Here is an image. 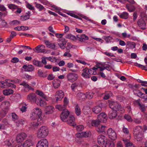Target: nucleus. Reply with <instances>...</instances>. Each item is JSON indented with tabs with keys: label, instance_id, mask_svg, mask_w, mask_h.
Returning a JSON list of instances; mask_svg holds the SVG:
<instances>
[{
	"label": "nucleus",
	"instance_id": "f257e3e1",
	"mask_svg": "<svg viewBox=\"0 0 147 147\" xmlns=\"http://www.w3.org/2000/svg\"><path fill=\"white\" fill-rule=\"evenodd\" d=\"M49 130L45 126H42L38 130L37 136L38 138H43L46 137L48 135Z\"/></svg>",
	"mask_w": 147,
	"mask_h": 147
},
{
	"label": "nucleus",
	"instance_id": "f03ea898",
	"mask_svg": "<svg viewBox=\"0 0 147 147\" xmlns=\"http://www.w3.org/2000/svg\"><path fill=\"white\" fill-rule=\"evenodd\" d=\"M42 113V111L40 109L38 108H36L34 110L33 113L34 115H36L37 118H38L37 120V122L35 123V126H38L41 125V122H39V121H42L41 119V115Z\"/></svg>",
	"mask_w": 147,
	"mask_h": 147
},
{
	"label": "nucleus",
	"instance_id": "7ed1b4c3",
	"mask_svg": "<svg viewBox=\"0 0 147 147\" xmlns=\"http://www.w3.org/2000/svg\"><path fill=\"white\" fill-rule=\"evenodd\" d=\"M109 107L113 110L115 111L116 112L117 111H122V109L121 105L117 102H113L110 103Z\"/></svg>",
	"mask_w": 147,
	"mask_h": 147
},
{
	"label": "nucleus",
	"instance_id": "20e7f679",
	"mask_svg": "<svg viewBox=\"0 0 147 147\" xmlns=\"http://www.w3.org/2000/svg\"><path fill=\"white\" fill-rule=\"evenodd\" d=\"M107 134L111 140H115L117 138V135L115 131L112 128H109L107 131Z\"/></svg>",
	"mask_w": 147,
	"mask_h": 147
},
{
	"label": "nucleus",
	"instance_id": "39448f33",
	"mask_svg": "<svg viewBox=\"0 0 147 147\" xmlns=\"http://www.w3.org/2000/svg\"><path fill=\"white\" fill-rule=\"evenodd\" d=\"M69 112L67 109H63L60 115L61 119L63 122L66 121V119L69 117Z\"/></svg>",
	"mask_w": 147,
	"mask_h": 147
},
{
	"label": "nucleus",
	"instance_id": "423d86ee",
	"mask_svg": "<svg viewBox=\"0 0 147 147\" xmlns=\"http://www.w3.org/2000/svg\"><path fill=\"white\" fill-rule=\"evenodd\" d=\"M137 24L139 28L142 30L146 29V23L145 20L142 19H140L138 20Z\"/></svg>",
	"mask_w": 147,
	"mask_h": 147
},
{
	"label": "nucleus",
	"instance_id": "0eeeda50",
	"mask_svg": "<svg viewBox=\"0 0 147 147\" xmlns=\"http://www.w3.org/2000/svg\"><path fill=\"white\" fill-rule=\"evenodd\" d=\"M107 140L105 137L103 135H100L98 136L97 139V142L99 144L104 146L107 142Z\"/></svg>",
	"mask_w": 147,
	"mask_h": 147
},
{
	"label": "nucleus",
	"instance_id": "6e6552de",
	"mask_svg": "<svg viewBox=\"0 0 147 147\" xmlns=\"http://www.w3.org/2000/svg\"><path fill=\"white\" fill-rule=\"evenodd\" d=\"M67 77L68 81L74 82L77 80L78 76L76 74L70 73L67 75Z\"/></svg>",
	"mask_w": 147,
	"mask_h": 147
},
{
	"label": "nucleus",
	"instance_id": "1a4fd4ad",
	"mask_svg": "<svg viewBox=\"0 0 147 147\" xmlns=\"http://www.w3.org/2000/svg\"><path fill=\"white\" fill-rule=\"evenodd\" d=\"M48 142L46 139H42L39 141L36 145V147H48Z\"/></svg>",
	"mask_w": 147,
	"mask_h": 147
},
{
	"label": "nucleus",
	"instance_id": "9d476101",
	"mask_svg": "<svg viewBox=\"0 0 147 147\" xmlns=\"http://www.w3.org/2000/svg\"><path fill=\"white\" fill-rule=\"evenodd\" d=\"M26 136V134L25 133H21L17 135L16 141L17 142L21 143L25 139Z\"/></svg>",
	"mask_w": 147,
	"mask_h": 147
},
{
	"label": "nucleus",
	"instance_id": "9b49d317",
	"mask_svg": "<svg viewBox=\"0 0 147 147\" xmlns=\"http://www.w3.org/2000/svg\"><path fill=\"white\" fill-rule=\"evenodd\" d=\"M75 119L73 115H70L66 119V121L65 122H67V123L70 125L74 126L76 125V124L74 122Z\"/></svg>",
	"mask_w": 147,
	"mask_h": 147
},
{
	"label": "nucleus",
	"instance_id": "f8f14e48",
	"mask_svg": "<svg viewBox=\"0 0 147 147\" xmlns=\"http://www.w3.org/2000/svg\"><path fill=\"white\" fill-rule=\"evenodd\" d=\"M45 47L44 45H41L37 46L35 48V50L37 53H47V52L45 50Z\"/></svg>",
	"mask_w": 147,
	"mask_h": 147
},
{
	"label": "nucleus",
	"instance_id": "ddd939ff",
	"mask_svg": "<svg viewBox=\"0 0 147 147\" xmlns=\"http://www.w3.org/2000/svg\"><path fill=\"white\" fill-rule=\"evenodd\" d=\"M1 106L4 109V110L3 111H4L3 112L4 113L3 115L5 116L8 111V108L10 106L9 103L8 101L3 102L1 103Z\"/></svg>",
	"mask_w": 147,
	"mask_h": 147
},
{
	"label": "nucleus",
	"instance_id": "4468645a",
	"mask_svg": "<svg viewBox=\"0 0 147 147\" xmlns=\"http://www.w3.org/2000/svg\"><path fill=\"white\" fill-rule=\"evenodd\" d=\"M56 101L59 100H61L64 96V93L61 90L57 91L55 94Z\"/></svg>",
	"mask_w": 147,
	"mask_h": 147
},
{
	"label": "nucleus",
	"instance_id": "2eb2a0df",
	"mask_svg": "<svg viewBox=\"0 0 147 147\" xmlns=\"http://www.w3.org/2000/svg\"><path fill=\"white\" fill-rule=\"evenodd\" d=\"M8 8L11 9H17V10L15 12V13H20L22 12V9L18 8V6L14 4H8Z\"/></svg>",
	"mask_w": 147,
	"mask_h": 147
},
{
	"label": "nucleus",
	"instance_id": "dca6fc26",
	"mask_svg": "<svg viewBox=\"0 0 147 147\" xmlns=\"http://www.w3.org/2000/svg\"><path fill=\"white\" fill-rule=\"evenodd\" d=\"M76 135L77 137H88L91 136V133L86 131L79 133L76 134Z\"/></svg>",
	"mask_w": 147,
	"mask_h": 147
},
{
	"label": "nucleus",
	"instance_id": "f3484780",
	"mask_svg": "<svg viewBox=\"0 0 147 147\" xmlns=\"http://www.w3.org/2000/svg\"><path fill=\"white\" fill-rule=\"evenodd\" d=\"M102 106V104L101 103L98 105L95 106L92 108V111L94 113L98 114L101 111Z\"/></svg>",
	"mask_w": 147,
	"mask_h": 147
},
{
	"label": "nucleus",
	"instance_id": "a211bd4d",
	"mask_svg": "<svg viewBox=\"0 0 147 147\" xmlns=\"http://www.w3.org/2000/svg\"><path fill=\"white\" fill-rule=\"evenodd\" d=\"M54 107L51 106L46 107L45 109V113L49 114L52 113L54 111Z\"/></svg>",
	"mask_w": 147,
	"mask_h": 147
},
{
	"label": "nucleus",
	"instance_id": "6ab92c4d",
	"mask_svg": "<svg viewBox=\"0 0 147 147\" xmlns=\"http://www.w3.org/2000/svg\"><path fill=\"white\" fill-rule=\"evenodd\" d=\"M27 99L30 101L33 102H36V95L34 93H31L28 95Z\"/></svg>",
	"mask_w": 147,
	"mask_h": 147
},
{
	"label": "nucleus",
	"instance_id": "aec40b11",
	"mask_svg": "<svg viewBox=\"0 0 147 147\" xmlns=\"http://www.w3.org/2000/svg\"><path fill=\"white\" fill-rule=\"evenodd\" d=\"M22 67L24 69L25 71H32L34 69L32 65H24Z\"/></svg>",
	"mask_w": 147,
	"mask_h": 147
},
{
	"label": "nucleus",
	"instance_id": "412c9836",
	"mask_svg": "<svg viewBox=\"0 0 147 147\" xmlns=\"http://www.w3.org/2000/svg\"><path fill=\"white\" fill-rule=\"evenodd\" d=\"M60 83V81L58 79H55L53 81V86L55 89L59 87Z\"/></svg>",
	"mask_w": 147,
	"mask_h": 147
},
{
	"label": "nucleus",
	"instance_id": "4be33fe9",
	"mask_svg": "<svg viewBox=\"0 0 147 147\" xmlns=\"http://www.w3.org/2000/svg\"><path fill=\"white\" fill-rule=\"evenodd\" d=\"M61 42L59 43L58 45L60 48L62 49H65L66 43V42L64 38H61L60 40Z\"/></svg>",
	"mask_w": 147,
	"mask_h": 147
},
{
	"label": "nucleus",
	"instance_id": "5701e85b",
	"mask_svg": "<svg viewBox=\"0 0 147 147\" xmlns=\"http://www.w3.org/2000/svg\"><path fill=\"white\" fill-rule=\"evenodd\" d=\"M117 115V112L113 110L110 111L109 114V116L110 119H113L115 118Z\"/></svg>",
	"mask_w": 147,
	"mask_h": 147
},
{
	"label": "nucleus",
	"instance_id": "b1692460",
	"mask_svg": "<svg viewBox=\"0 0 147 147\" xmlns=\"http://www.w3.org/2000/svg\"><path fill=\"white\" fill-rule=\"evenodd\" d=\"M13 91L10 89H7L3 91V94L5 95H8L13 93Z\"/></svg>",
	"mask_w": 147,
	"mask_h": 147
},
{
	"label": "nucleus",
	"instance_id": "393cba45",
	"mask_svg": "<svg viewBox=\"0 0 147 147\" xmlns=\"http://www.w3.org/2000/svg\"><path fill=\"white\" fill-rule=\"evenodd\" d=\"M127 45L128 47L131 49H134L136 47L135 43L134 42L127 41Z\"/></svg>",
	"mask_w": 147,
	"mask_h": 147
},
{
	"label": "nucleus",
	"instance_id": "a878e982",
	"mask_svg": "<svg viewBox=\"0 0 147 147\" xmlns=\"http://www.w3.org/2000/svg\"><path fill=\"white\" fill-rule=\"evenodd\" d=\"M68 67L70 70L73 72L77 71L78 67L76 65H68Z\"/></svg>",
	"mask_w": 147,
	"mask_h": 147
},
{
	"label": "nucleus",
	"instance_id": "bb28decb",
	"mask_svg": "<svg viewBox=\"0 0 147 147\" xmlns=\"http://www.w3.org/2000/svg\"><path fill=\"white\" fill-rule=\"evenodd\" d=\"M126 7L128 11L130 12L133 11L135 9V8L134 6L129 4L126 5Z\"/></svg>",
	"mask_w": 147,
	"mask_h": 147
},
{
	"label": "nucleus",
	"instance_id": "cd10ccee",
	"mask_svg": "<svg viewBox=\"0 0 147 147\" xmlns=\"http://www.w3.org/2000/svg\"><path fill=\"white\" fill-rule=\"evenodd\" d=\"M129 16L128 13L126 12H123L119 15L120 18L125 19H127Z\"/></svg>",
	"mask_w": 147,
	"mask_h": 147
},
{
	"label": "nucleus",
	"instance_id": "c85d7f7f",
	"mask_svg": "<svg viewBox=\"0 0 147 147\" xmlns=\"http://www.w3.org/2000/svg\"><path fill=\"white\" fill-rule=\"evenodd\" d=\"M104 146L105 147H114V143L113 142L107 141Z\"/></svg>",
	"mask_w": 147,
	"mask_h": 147
},
{
	"label": "nucleus",
	"instance_id": "c756f323",
	"mask_svg": "<svg viewBox=\"0 0 147 147\" xmlns=\"http://www.w3.org/2000/svg\"><path fill=\"white\" fill-rule=\"evenodd\" d=\"M100 121L98 119L95 120H93L91 122V125L93 126H98L100 123Z\"/></svg>",
	"mask_w": 147,
	"mask_h": 147
},
{
	"label": "nucleus",
	"instance_id": "7c9ffc66",
	"mask_svg": "<svg viewBox=\"0 0 147 147\" xmlns=\"http://www.w3.org/2000/svg\"><path fill=\"white\" fill-rule=\"evenodd\" d=\"M136 137L137 138V140L140 141L142 140L143 138V135L141 133H135V134Z\"/></svg>",
	"mask_w": 147,
	"mask_h": 147
},
{
	"label": "nucleus",
	"instance_id": "2f4dec72",
	"mask_svg": "<svg viewBox=\"0 0 147 147\" xmlns=\"http://www.w3.org/2000/svg\"><path fill=\"white\" fill-rule=\"evenodd\" d=\"M32 143L29 140H26L23 144V147H30L32 145Z\"/></svg>",
	"mask_w": 147,
	"mask_h": 147
},
{
	"label": "nucleus",
	"instance_id": "473e14b6",
	"mask_svg": "<svg viewBox=\"0 0 147 147\" xmlns=\"http://www.w3.org/2000/svg\"><path fill=\"white\" fill-rule=\"evenodd\" d=\"M75 112L76 114L78 116L80 115L81 113L80 109L78 106V105H77L75 108Z\"/></svg>",
	"mask_w": 147,
	"mask_h": 147
},
{
	"label": "nucleus",
	"instance_id": "72a5a7b5",
	"mask_svg": "<svg viewBox=\"0 0 147 147\" xmlns=\"http://www.w3.org/2000/svg\"><path fill=\"white\" fill-rule=\"evenodd\" d=\"M36 93L38 95L42 96V98L47 100L46 99L47 98L46 96V95H45V94L42 92L40 91L39 90H37L36 91Z\"/></svg>",
	"mask_w": 147,
	"mask_h": 147
},
{
	"label": "nucleus",
	"instance_id": "f704fd0d",
	"mask_svg": "<svg viewBox=\"0 0 147 147\" xmlns=\"http://www.w3.org/2000/svg\"><path fill=\"white\" fill-rule=\"evenodd\" d=\"M106 126L105 125H102L101 128H97L96 129L97 131L100 133H105V129Z\"/></svg>",
	"mask_w": 147,
	"mask_h": 147
},
{
	"label": "nucleus",
	"instance_id": "c9c22d12",
	"mask_svg": "<svg viewBox=\"0 0 147 147\" xmlns=\"http://www.w3.org/2000/svg\"><path fill=\"white\" fill-rule=\"evenodd\" d=\"M24 121L22 120V119L18 120L16 122V125L18 127H19L22 125H24Z\"/></svg>",
	"mask_w": 147,
	"mask_h": 147
},
{
	"label": "nucleus",
	"instance_id": "e433bc0d",
	"mask_svg": "<svg viewBox=\"0 0 147 147\" xmlns=\"http://www.w3.org/2000/svg\"><path fill=\"white\" fill-rule=\"evenodd\" d=\"M36 7L39 9V11H41L45 9L43 6L40 4H36Z\"/></svg>",
	"mask_w": 147,
	"mask_h": 147
},
{
	"label": "nucleus",
	"instance_id": "4c0bfd02",
	"mask_svg": "<svg viewBox=\"0 0 147 147\" xmlns=\"http://www.w3.org/2000/svg\"><path fill=\"white\" fill-rule=\"evenodd\" d=\"M112 68L111 67L110 65H108V66L105 67V66H102L101 67V69H100V71H102L105 69H106L108 71H110L111 69Z\"/></svg>",
	"mask_w": 147,
	"mask_h": 147
},
{
	"label": "nucleus",
	"instance_id": "58836bf2",
	"mask_svg": "<svg viewBox=\"0 0 147 147\" xmlns=\"http://www.w3.org/2000/svg\"><path fill=\"white\" fill-rule=\"evenodd\" d=\"M78 84L76 82H74L71 85V87L72 90L73 91H75V89L78 86Z\"/></svg>",
	"mask_w": 147,
	"mask_h": 147
},
{
	"label": "nucleus",
	"instance_id": "ea45409f",
	"mask_svg": "<svg viewBox=\"0 0 147 147\" xmlns=\"http://www.w3.org/2000/svg\"><path fill=\"white\" fill-rule=\"evenodd\" d=\"M8 81H10V80L8 79H6L5 80L6 82L7 83H8V84H6L7 86L9 87H12L13 88H16V85L11 83L8 82Z\"/></svg>",
	"mask_w": 147,
	"mask_h": 147
},
{
	"label": "nucleus",
	"instance_id": "a19ab883",
	"mask_svg": "<svg viewBox=\"0 0 147 147\" xmlns=\"http://www.w3.org/2000/svg\"><path fill=\"white\" fill-rule=\"evenodd\" d=\"M94 94V93L92 92L87 93V95L86 97L89 99H91L93 98Z\"/></svg>",
	"mask_w": 147,
	"mask_h": 147
},
{
	"label": "nucleus",
	"instance_id": "79ce46f5",
	"mask_svg": "<svg viewBox=\"0 0 147 147\" xmlns=\"http://www.w3.org/2000/svg\"><path fill=\"white\" fill-rule=\"evenodd\" d=\"M110 94H111L110 92H106L103 98L104 99L107 100L109 98L110 96Z\"/></svg>",
	"mask_w": 147,
	"mask_h": 147
},
{
	"label": "nucleus",
	"instance_id": "37998d69",
	"mask_svg": "<svg viewBox=\"0 0 147 147\" xmlns=\"http://www.w3.org/2000/svg\"><path fill=\"white\" fill-rule=\"evenodd\" d=\"M20 23V22L17 20H14L10 22V24L13 25H17Z\"/></svg>",
	"mask_w": 147,
	"mask_h": 147
},
{
	"label": "nucleus",
	"instance_id": "c03bdc74",
	"mask_svg": "<svg viewBox=\"0 0 147 147\" xmlns=\"http://www.w3.org/2000/svg\"><path fill=\"white\" fill-rule=\"evenodd\" d=\"M67 51L65 52L63 55V56L65 57H71V55L69 53V50L66 51Z\"/></svg>",
	"mask_w": 147,
	"mask_h": 147
},
{
	"label": "nucleus",
	"instance_id": "a18cd8bd",
	"mask_svg": "<svg viewBox=\"0 0 147 147\" xmlns=\"http://www.w3.org/2000/svg\"><path fill=\"white\" fill-rule=\"evenodd\" d=\"M143 69L147 70V65H135Z\"/></svg>",
	"mask_w": 147,
	"mask_h": 147
},
{
	"label": "nucleus",
	"instance_id": "49530a36",
	"mask_svg": "<svg viewBox=\"0 0 147 147\" xmlns=\"http://www.w3.org/2000/svg\"><path fill=\"white\" fill-rule=\"evenodd\" d=\"M84 128V127L83 125H80L77 126L76 127V129L79 131H82Z\"/></svg>",
	"mask_w": 147,
	"mask_h": 147
},
{
	"label": "nucleus",
	"instance_id": "de8ad7c7",
	"mask_svg": "<svg viewBox=\"0 0 147 147\" xmlns=\"http://www.w3.org/2000/svg\"><path fill=\"white\" fill-rule=\"evenodd\" d=\"M47 60L49 61L52 62L56 61V59L53 57H47Z\"/></svg>",
	"mask_w": 147,
	"mask_h": 147
},
{
	"label": "nucleus",
	"instance_id": "09e8293b",
	"mask_svg": "<svg viewBox=\"0 0 147 147\" xmlns=\"http://www.w3.org/2000/svg\"><path fill=\"white\" fill-rule=\"evenodd\" d=\"M38 75L41 77L45 78L47 76V75H45L44 76V74L42 71L38 70Z\"/></svg>",
	"mask_w": 147,
	"mask_h": 147
},
{
	"label": "nucleus",
	"instance_id": "8fccbe9b",
	"mask_svg": "<svg viewBox=\"0 0 147 147\" xmlns=\"http://www.w3.org/2000/svg\"><path fill=\"white\" fill-rule=\"evenodd\" d=\"M104 117H107L106 114L104 113H101L99 115H98L97 119H98L102 118Z\"/></svg>",
	"mask_w": 147,
	"mask_h": 147
},
{
	"label": "nucleus",
	"instance_id": "3c124183",
	"mask_svg": "<svg viewBox=\"0 0 147 147\" xmlns=\"http://www.w3.org/2000/svg\"><path fill=\"white\" fill-rule=\"evenodd\" d=\"M78 96L80 99L83 100L85 97H86L85 95L82 93H79L78 94Z\"/></svg>",
	"mask_w": 147,
	"mask_h": 147
},
{
	"label": "nucleus",
	"instance_id": "603ef678",
	"mask_svg": "<svg viewBox=\"0 0 147 147\" xmlns=\"http://www.w3.org/2000/svg\"><path fill=\"white\" fill-rule=\"evenodd\" d=\"M112 39V38L111 36H106L105 38V40L107 43H109L111 40Z\"/></svg>",
	"mask_w": 147,
	"mask_h": 147
},
{
	"label": "nucleus",
	"instance_id": "864d4df0",
	"mask_svg": "<svg viewBox=\"0 0 147 147\" xmlns=\"http://www.w3.org/2000/svg\"><path fill=\"white\" fill-rule=\"evenodd\" d=\"M124 118L127 121L130 122L132 121V119L131 117L129 115H125L124 116Z\"/></svg>",
	"mask_w": 147,
	"mask_h": 147
},
{
	"label": "nucleus",
	"instance_id": "5fc2aeb1",
	"mask_svg": "<svg viewBox=\"0 0 147 147\" xmlns=\"http://www.w3.org/2000/svg\"><path fill=\"white\" fill-rule=\"evenodd\" d=\"M84 34H82L80 36H78V38L80 41L81 42H84L85 40L84 38Z\"/></svg>",
	"mask_w": 147,
	"mask_h": 147
},
{
	"label": "nucleus",
	"instance_id": "6e6d98bb",
	"mask_svg": "<svg viewBox=\"0 0 147 147\" xmlns=\"http://www.w3.org/2000/svg\"><path fill=\"white\" fill-rule=\"evenodd\" d=\"M133 90L134 92V94L136 95L139 97H140V96L138 94L139 93V92L138 91H140V90H138L137 89L133 88Z\"/></svg>",
	"mask_w": 147,
	"mask_h": 147
},
{
	"label": "nucleus",
	"instance_id": "4d7b16f0",
	"mask_svg": "<svg viewBox=\"0 0 147 147\" xmlns=\"http://www.w3.org/2000/svg\"><path fill=\"white\" fill-rule=\"evenodd\" d=\"M28 16H27L26 15L24 16H22L21 17V19L22 21H24L29 19Z\"/></svg>",
	"mask_w": 147,
	"mask_h": 147
},
{
	"label": "nucleus",
	"instance_id": "13d9d810",
	"mask_svg": "<svg viewBox=\"0 0 147 147\" xmlns=\"http://www.w3.org/2000/svg\"><path fill=\"white\" fill-rule=\"evenodd\" d=\"M12 117L13 121H15L18 119V117L15 113H13L12 114Z\"/></svg>",
	"mask_w": 147,
	"mask_h": 147
},
{
	"label": "nucleus",
	"instance_id": "bf43d9fd",
	"mask_svg": "<svg viewBox=\"0 0 147 147\" xmlns=\"http://www.w3.org/2000/svg\"><path fill=\"white\" fill-rule=\"evenodd\" d=\"M47 57H42V63L44 64H46L47 63Z\"/></svg>",
	"mask_w": 147,
	"mask_h": 147
},
{
	"label": "nucleus",
	"instance_id": "052dcab7",
	"mask_svg": "<svg viewBox=\"0 0 147 147\" xmlns=\"http://www.w3.org/2000/svg\"><path fill=\"white\" fill-rule=\"evenodd\" d=\"M107 117H104L102 118H101L100 119H98L99 120V121H100V123H105L107 121Z\"/></svg>",
	"mask_w": 147,
	"mask_h": 147
},
{
	"label": "nucleus",
	"instance_id": "680f3d73",
	"mask_svg": "<svg viewBox=\"0 0 147 147\" xmlns=\"http://www.w3.org/2000/svg\"><path fill=\"white\" fill-rule=\"evenodd\" d=\"M83 73H88V74H90V73L91 72H90V71H91V69H88L87 68H86L85 69H83Z\"/></svg>",
	"mask_w": 147,
	"mask_h": 147
},
{
	"label": "nucleus",
	"instance_id": "e2e57ef3",
	"mask_svg": "<svg viewBox=\"0 0 147 147\" xmlns=\"http://www.w3.org/2000/svg\"><path fill=\"white\" fill-rule=\"evenodd\" d=\"M73 45L70 43H67V46L66 48V51L69 50V49L72 48Z\"/></svg>",
	"mask_w": 147,
	"mask_h": 147
},
{
	"label": "nucleus",
	"instance_id": "0e129e2a",
	"mask_svg": "<svg viewBox=\"0 0 147 147\" xmlns=\"http://www.w3.org/2000/svg\"><path fill=\"white\" fill-rule=\"evenodd\" d=\"M82 75L83 77L85 78H89L90 77L88 73H82Z\"/></svg>",
	"mask_w": 147,
	"mask_h": 147
},
{
	"label": "nucleus",
	"instance_id": "69168bd1",
	"mask_svg": "<svg viewBox=\"0 0 147 147\" xmlns=\"http://www.w3.org/2000/svg\"><path fill=\"white\" fill-rule=\"evenodd\" d=\"M139 107L142 112H144L146 111V107L144 105H141V106H140Z\"/></svg>",
	"mask_w": 147,
	"mask_h": 147
},
{
	"label": "nucleus",
	"instance_id": "338daca9",
	"mask_svg": "<svg viewBox=\"0 0 147 147\" xmlns=\"http://www.w3.org/2000/svg\"><path fill=\"white\" fill-rule=\"evenodd\" d=\"M7 9L3 5L0 4V11H6Z\"/></svg>",
	"mask_w": 147,
	"mask_h": 147
},
{
	"label": "nucleus",
	"instance_id": "774afa93",
	"mask_svg": "<svg viewBox=\"0 0 147 147\" xmlns=\"http://www.w3.org/2000/svg\"><path fill=\"white\" fill-rule=\"evenodd\" d=\"M26 6L28 9L31 10H33L34 9V7L29 3L27 4Z\"/></svg>",
	"mask_w": 147,
	"mask_h": 147
}]
</instances>
